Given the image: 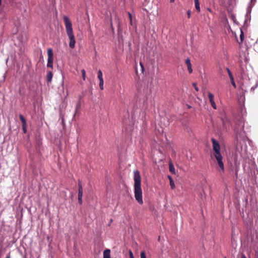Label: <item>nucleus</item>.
<instances>
[{
	"instance_id": "1",
	"label": "nucleus",
	"mask_w": 258,
	"mask_h": 258,
	"mask_svg": "<svg viewBox=\"0 0 258 258\" xmlns=\"http://www.w3.org/2000/svg\"><path fill=\"white\" fill-rule=\"evenodd\" d=\"M134 174L135 198L139 204L142 205L143 204V192L141 188V177L140 172L138 170H135Z\"/></svg>"
},
{
	"instance_id": "2",
	"label": "nucleus",
	"mask_w": 258,
	"mask_h": 258,
	"mask_svg": "<svg viewBox=\"0 0 258 258\" xmlns=\"http://www.w3.org/2000/svg\"><path fill=\"white\" fill-rule=\"evenodd\" d=\"M214 156L215 157L219 166L218 170L221 173L224 172V165L223 162V157L220 153V146L218 141L214 138L212 139Z\"/></svg>"
},
{
	"instance_id": "3",
	"label": "nucleus",
	"mask_w": 258,
	"mask_h": 258,
	"mask_svg": "<svg viewBox=\"0 0 258 258\" xmlns=\"http://www.w3.org/2000/svg\"><path fill=\"white\" fill-rule=\"evenodd\" d=\"M63 21L66 29L67 35L69 38V47L71 48H74L76 45V40L73 33L72 24L68 16L63 17Z\"/></svg>"
},
{
	"instance_id": "4",
	"label": "nucleus",
	"mask_w": 258,
	"mask_h": 258,
	"mask_svg": "<svg viewBox=\"0 0 258 258\" xmlns=\"http://www.w3.org/2000/svg\"><path fill=\"white\" fill-rule=\"evenodd\" d=\"M235 131L237 138L238 137L241 139L244 138L245 137V132L244 131V122L242 120L239 121V122L236 124Z\"/></svg>"
},
{
	"instance_id": "5",
	"label": "nucleus",
	"mask_w": 258,
	"mask_h": 258,
	"mask_svg": "<svg viewBox=\"0 0 258 258\" xmlns=\"http://www.w3.org/2000/svg\"><path fill=\"white\" fill-rule=\"evenodd\" d=\"M47 55H48V58H47V67L48 68H52L53 67V52L51 48H49L47 50Z\"/></svg>"
},
{
	"instance_id": "6",
	"label": "nucleus",
	"mask_w": 258,
	"mask_h": 258,
	"mask_svg": "<svg viewBox=\"0 0 258 258\" xmlns=\"http://www.w3.org/2000/svg\"><path fill=\"white\" fill-rule=\"evenodd\" d=\"M78 187H79V188H78V201H79V203L80 205H81L83 203L82 198H83V186H82V183H81V181H79Z\"/></svg>"
},
{
	"instance_id": "7",
	"label": "nucleus",
	"mask_w": 258,
	"mask_h": 258,
	"mask_svg": "<svg viewBox=\"0 0 258 258\" xmlns=\"http://www.w3.org/2000/svg\"><path fill=\"white\" fill-rule=\"evenodd\" d=\"M208 98L209 99V101L211 104L212 106L215 109L217 108L216 104L214 100V95L212 93L209 92L208 93Z\"/></svg>"
},
{
	"instance_id": "8",
	"label": "nucleus",
	"mask_w": 258,
	"mask_h": 258,
	"mask_svg": "<svg viewBox=\"0 0 258 258\" xmlns=\"http://www.w3.org/2000/svg\"><path fill=\"white\" fill-rule=\"evenodd\" d=\"M226 70H227V73L228 74V75H229V78H230V80L231 83L232 85V86L235 88L236 87V84H235V82H234V78H233V75H232L231 71L230 70V69L229 68H226Z\"/></svg>"
},
{
	"instance_id": "9",
	"label": "nucleus",
	"mask_w": 258,
	"mask_h": 258,
	"mask_svg": "<svg viewBox=\"0 0 258 258\" xmlns=\"http://www.w3.org/2000/svg\"><path fill=\"white\" fill-rule=\"evenodd\" d=\"M185 63L187 67V69H188V71L189 73H190V74L192 73V69L191 64L190 62V60L189 58H188L185 60Z\"/></svg>"
},
{
	"instance_id": "10",
	"label": "nucleus",
	"mask_w": 258,
	"mask_h": 258,
	"mask_svg": "<svg viewBox=\"0 0 258 258\" xmlns=\"http://www.w3.org/2000/svg\"><path fill=\"white\" fill-rule=\"evenodd\" d=\"M256 0H250V2L248 3V7L247 8V13H250L251 8L255 5Z\"/></svg>"
},
{
	"instance_id": "11",
	"label": "nucleus",
	"mask_w": 258,
	"mask_h": 258,
	"mask_svg": "<svg viewBox=\"0 0 258 258\" xmlns=\"http://www.w3.org/2000/svg\"><path fill=\"white\" fill-rule=\"evenodd\" d=\"M110 250L109 249H106L103 251V258H111L110 256Z\"/></svg>"
},
{
	"instance_id": "12",
	"label": "nucleus",
	"mask_w": 258,
	"mask_h": 258,
	"mask_svg": "<svg viewBox=\"0 0 258 258\" xmlns=\"http://www.w3.org/2000/svg\"><path fill=\"white\" fill-rule=\"evenodd\" d=\"M168 178L169 179L170 185L171 188L174 189L175 187V185L173 178L169 175L168 176Z\"/></svg>"
},
{
	"instance_id": "13",
	"label": "nucleus",
	"mask_w": 258,
	"mask_h": 258,
	"mask_svg": "<svg viewBox=\"0 0 258 258\" xmlns=\"http://www.w3.org/2000/svg\"><path fill=\"white\" fill-rule=\"evenodd\" d=\"M195 1V8L197 11L199 12L200 11V3L199 0H194Z\"/></svg>"
},
{
	"instance_id": "14",
	"label": "nucleus",
	"mask_w": 258,
	"mask_h": 258,
	"mask_svg": "<svg viewBox=\"0 0 258 258\" xmlns=\"http://www.w3.org/2000/svg\"><path fill=\"white\" fill-rule=\"evenodd\" d=\"M52 73L51 72H49L47 75V80L48 82H51L52 78Z\"/></svg>"
},
{
	"instance_id": "15",
	"label": "nucleus",
	"mask_w": 258,
	"mask_h": 258,
	"mask_svg": "<svg viewBox=\"0 0 258 258\" xmlns=\"http://www.w3.org/2000/svg\"><path fill=\"white\" fill-rule=\"evenodd\" d=\"M19 117H20L21 121H22V125L27 124L26 120L25 117L22 114L19 115Z\"/></svg>"
},
{
	"instance_id": "16",
	"label": "nucleus",
	"mask_w": 258,
	"mask_h": 258,
	"mask_svg": "<svg viewBox=\"0 0 258 258\" xmlns=\"http://www.w3.org/2000/svg\"><path fill=\"white\" fill-rule=\"evenodd\" d=\"M169 171L171 172L174 173L175 171V168L174 167L172 163H169Z\"/></svg>"
},
{
	"instance_id": "17",
	"label": "nucleus",
	"mask_w": 258,
	"mask_h": 258,
	"mask_svg": "<svg viewBox=\"0 0 258 258\" xmlns=\"http://www.w3.org/2000/svg\"><path fill=\"white\" fill-rule=\"evenodd\" d=\"M98 78L99 80H103L102 73L101 70H99L98 72Z\"/></svg>"
},
{
	"instance_id": "18",
	"label": "nucleus",
	"mask_w": 258,
	"mask_h": 258,
	"mask_svg": "<svg viewBox=\"0 0 258 258\" xmlns=\"http://www.w3.org/2000/svg\"><path fill=\"white\" fill-rule=\"evenodd\" d=\"M104 81L103 80H99V87L101 90H103Z\"/></svg>"
},
{
	"instance_id": "19",
	"label": "nucleus",
	"mask_w": 258,
	"mask_h": 258,
	"mask_svg": "<svg viewBox=\"0 0 258 258\" xmlns=\"http://www.w3.org/2000/svg\"><path fill=\"white\" fill-rule=\"evenodd\" d=\"M240 39L241 42H242L244 39V33L241 29H240Z\"/></svg>"
},
{
	"instance_id": "20",
	"label": "nucleus",
	"mask_w": 258,
	"mask_h": 258,
	"mask_svg": "<svg viewBox=\"0 0 258 258\" xmlns=\"http://www.w3.org/2000/svg\"><path fill=\"white\" fill-rule=\"evenodd\" d=\"M82 75V78L84 81L86 80V71L84 69H83L81 71Z\"/></svg>"
},
{
	"instance_id": "21",
	"label": "nucleus",
	"mask_w": 258,
	"mask_h": 258,
	"mask_svg": "<svg viewBox=\"0 0 258 258\" xmlns=\"http://www.w3.org/2000/svg\"><path fill=\"white\" fill-rule=\"evenodd\" d=\"M237 258H246V256L244 253H241L237 255Z\"/></svg>"
},
{
	"instance_id": "22",
	"label": "nucleus",
	"mask_w": 258,
	"mask_h": 258,
	"mask_svg": "<svg viewBox=\"0 0 258 258\" xmlns=\"http://www.w3.org/2000/svg\"><path fill=\"white\" fill-rule=\"evenodd\" d=\"M81 107V104H80V102H78L77 105H76V111H75V113L74 114V116L75 115L76 113V112H77V110Z\"/></svg>"
},
{
	"instance_id": "23",
	"label": "nucleus",
	"mask_w": 258,
	"mask_h": 258,
	"mask_svg": "<svg viewBox=\"0 0 258 258\" xmlns=\"http://www.w3.org/2000/svg\"><path fill=\"white\" fill-rule=\"evenodd\" d=\"M141 258H146V253L144 251H141Z\"/></svg>"
},
{
	"instance_id": "24",
	"label": "nucleus",
	"mask_w": 258,
	"mask_h": 258,
	"mask_svg": "<svg viewBox=\"0 0 258 258\" xmlns=\"http://www.w3.org/2000/svg\"><path fill=\"white\" fill-rule=\"evenodd\" d=\"M27 124L26 125H22V129L24 133H26L27 132Z\"/></svg>"
},
{
	"instance_id": "25",
	"label": "nucleus",
	"mask_w": 258,
	"mask_h": 258,
	"mask_svg": "<svg viewBox=\"0 0 258 258\" xmlns=\"http://www.w3.org/2000/svg\"><path fill=\"white\" fill-rule=\"evenodd\" d=\"M129 255L130 258H134L133 253L131 250H129Z\"/></svg>"
},
{
	"instance_id": "26",
	"label": "nucleus",
	"mask_w": 258,
	"mask_h": 258,
	"mask_svg": "<svg viewBox=\"0 0 258 258\" xmlns=\"http://www.w3.org/2000/svg\"><path fill=\"white\" fill-rule=\"evenodd\" d=\"M193 86L195 89V90L197 91H199V89L198 88V87L197 86V85L196 84L194 83L193 84Z\"/></svg>"
},
{
	"instance_id": "27",
	"label": "nucleus",
	"mask_w": 258,
	"mask_h": 258,
	"mask_svg": "<svg viewBox=\"0 0 258 258\" xmlns=\"http://www.w3.org/2000/svg\"><path fill=\"white\" fill-rule=\"evenodd\" d=\"M190 14H191L190 11L188 10L187 12V17H188V18H190Z\"/></svg>"
},
{
	"instance_id": "28",
	"label": "nucleus",
	"mask_w": 258,
	"mask_h": 258,
	"mask_svg": "<svg viewBox=\"0 0 258 258\" xmlns=\"http://www.w3.org/2000/svg\"><path fill=\"white\" fill-rule=\"evenodd\" d=\"M128 15L130 16V18L131 19V22H132V15H131V13H128Z\"/></svg>"
},
{
	"instance_id": "29",
	"label": "nucleus",
	"mask_w": 258,
	"mask_h": 258,
	"mask_svg": "<svg viewBox=\"0 0 258 258\" xmlns=\"http://www.w3.org/2000/svg\"><path fill=\"white\" fill-rule=\"evenodd\" d=\"M6 258H11V256L10 254L7 255Z\"/></svg>"
},
{
	"instance_id": "30",
	"label": "nucleus",
	"mask_w": 258,
	"mask_h": 258,
	"mask_svg": "<svg viewBox=\"0 0 258 258\" xmlns=\"http://www.w3.org/2000/svg\"><path fill=\"white\" fill-rule=\"evenodd\" d=\"M174 2V0H170V2H171V3H173V2Z\"/></svg>"
},
{
	"instance_id": "31",
	"label": "nucleus",
	"mask_w": 258,
	"mask_h": 258,
	"mask_svg": "<svg viewBox=\"0 0 258 258\" xmlns=\"http://www.w3.org/2000/svg\"><path fill=\"white\" fill-rule=\"evenodd\" d=\"M61 83H62V84L63 85V79H62V82H61Z\"/></svg>"
},
{
	"instance_id": "32",
	"label": "nucleus",
	"mask_w": 258,
	"mask_h": 258,
	"mask_svg": "<svg viewBox=\"0 0 258 258\" xmlns=\"http://www.w3.org/2000/svg\"><path fill=\"white\" fill-rule=\"evenodd\" d=\"M140 65L142 66V67H143V66L141 63H140Z\"/></svg>"
},
{
	"instance_id": "33",
	"label": "nucleus",
	"mask_w": 258,
	"mask_h": 258,
	"mask_svg": "<svg viewBox=\"0 0 258 258\" xmlns=\"http://www.w3.org/2000/svg\"><path fill=\"white\" fill-rule=\"evenodd\" d=\"M2 0H0V5L1 4Z\"/></svg>"
},
{
	"instance_id": "34",
	"label": "nucleus",
	"mask_w": 258,
	"mask_h": 258,
	"mask_svg": "<svg viewBox=\"0 0 258 258\" xmlns=\"http://www.w3.org/2000/svg\"><path fill=\"white\" fill-rule=\"evenodd\" d=\"M225 258H226V257H225Z\"/></svg>"
}]
</instances>
